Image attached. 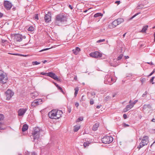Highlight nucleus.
<instances>
[{
    "instance_id": "1",
    "label": "nucleus",
    "mask_w": 155,
    "mask_h": 155,
    "mask_svg": "<svg viewBox=\"0 0 155 155\" xmlns=\"http://www.w3.org/2000/svg\"><path fill=\"white\" fill-rule=\"evenodd\" d=\"M67 21V18L63 14H61L56 15L55 18V23L57 25L59 26L60 23Z\"/></svg>"
},
{
    "instance_id": "2",
    "label": "nucleus",
    "mask_w": 155,
    "mask_h": 155,
    "mask_svg": "<svg viewBox=\"0 0 155 155\" xmlns=\"http://www.w3.org/2000/svg\"><path fill=\"white\" fill-rule=\"evenodd\" d=\"M42 131V130L38 127H35L34 128L32 134L34 140H38L39 138L40 133Z\"/></svg>"
},
{
    "instance_id": "3",
    "label": "nucleus",
    "mask_w": 155,
    "mask_h": 155,
    "mask_svg": "<svg viewBox=\"0 0 155 155\" xmlns=\"http://www.w3.org/2000/svg\"><path fill=\"white\" fill-rule=\"evenodd\" d=\"M148 137L147 136H144L140 143V145L137 147V148L140 149L145 145H147L149 143Z\"/></svg>"
},
{
    "instance_id": "4",
    "label": "nucleus",
    "mask_w": 155,
    "mask_h": 155,
    "mask_svg": "<svg viewBox=\"0 0 155 155\" xmlns=\"http://www.w3.org/2000/svg\"><path fill=\"white\" fill-rule=\"evenodd\" d=\"M116 81V80L113 79L110 75H106L105 77L104 82L105 84L111 85Z\"/></svg>"
},
{
    "instance_id": "5",
    "label": "nucleus",
    "mask_w": 155,
    "mask_h": 155,
    "mask_svg": "<svg viewBox=\"0 0 155 155\" xmlns=\"http://www.w3.org/2000/svg\"><path fill=\"white\" fill-rule=\"evenodd\" d=\"M113 139V137L111 136H105L101 140L104 143L109 144L112 142Z\"/></svg>"
},
{
    "instance_id": "6",
    "label": "nucleus",
    "mask_w": 155,
    "mask_h": 155,
    "mask_svg": "<svg viewBox=\"0 0 155 155\" xmlns=\"http://www.w3.org/2000/svg\"><path fill=\"white\" fill-rule=\"evenodd\" d=\"M8 80V78L5 74L1 72L0 71V82L2 84L6 83Z\"/></svg>"
},
{
    "instance_id": "7",
    "label": "nucleus",
    "mask_w": 155,
    "mask_h": 155,
    "mask_svg": "<svg viewBox=\"0 0 155 155\" xmlns=\"http://www.w3.org/2000/svg\"><path fill=\"white\" fill-rule=\"evenodd\" d=\"M89 55L91 57L95 58H101L102 55L101 53L97 51L91 52Z\"/></svg>"
},
{
    "instance_id": "8",
    "label": "nucleus",
    "mask_w": 155,
    "mask_h": 155,
    "mask_svg": "<svg viewBox=\"0 0 155 155\" xmlns=\"http://www.w3.org/2000/svg\"><path fill=\"white\" fill-rule=\"evenodd\" d=\"M5 94L6 97V99L7 100H9L12 97L14 93L11 90H8L5 92Z\"/></svg>"
},
{
    "instance_id": "9",
    "label": "nucleus",
    "mask_w": 155,
    "mask_h": 155,
    "mask_svg": "<svg viewBox=\"0 0 155 155\" xmlns=\"http://www.w3.org/2000/svg\"><path fill=\"white\" fill-rule=\"evenodd\" d=\"M4 6L7 10H9L12 7V5L9 1H5L4 2Z\"/></svg>"
},
{
    "instance_id": "10",
    "label": "nucleus",
    "mask_w": 155,
    "mask_h": 155,
    "mask_svg": "<svg viewBox=\"0 0 155 155\" xmlns=\"http://www.w3.org/2000/svg\"><path fill=\"white\" fill-rule=\"evenodd\" d=\"M42 100L41 99H37L31 103L32 107H35L40 104H41Z\"/></svg>"
},
{
    "instance_id": "11",
    "label": "nucleus",
    "mask_w": 155,
    "mask_h": 155,
    "mask_svg": "<svg viewBox=\"0 0 155 155\" xmlns=\"http://www.w3.org/2000/svg\"><path fill=\"white\" fill-rule=\"evenodd\" d=\"M56 110H52L48 113L49 117L52 119H56Z\"/></svg>"
},
{
    "instance_id": "12",
    "label": "nucleus",
    "mask_w": 155,
    "mask_h": 155,
    "mask_svg": "<svg viewBox=\"0 0 155 155\" xmlns=\"http://www.w3.org/2000/svg\"><path fill=\"white\" fill-rule=\"evenodd\" d=\"M28 109V107L25 108H21L18 111V115L19 116H23Z\"/></svg>"
},
{
    "instance_id": "13",
    "label": "nucleus",
    "mask_w": 155,
    "mask_h": 155,
    "mask_svg": "<svg viewBox=\"0 0 155 155\" xmlns=\"http://www.w3.org/2000/svg\"><path fill=\"white\" fill-rule=\"evenodd\" d=\"M47 76L50 77L51 78H53L55 80L57 81L58 80V78L57 76L54 73L50 72L48 73Z\"/></svg>"
},
{
    "instance_id": "14",
    "label": "nucleus",
    "mask_w": 155,
    "mask_h": 155,
    "mask_svg": "<svg viewBox=\"0 0 155 155\" xmlns=\"http://www.w3.org/2000/svg\"><path fill=\"white\" fill-rule=\"evenodd\" d=\"M51 14L50 12H48L47 14L45 15L44 19L45 22H48L51 21Z\"/></svg>"
},
{
    "instance_id": "15",
    "label": "nucleus",
    "mask_w": 155,
    "mask_h": 155,
    "mask_svg": "<svg viewBox=\"0 0 155 155\" xmlns=\"http://www.w3.org/2000/svg\"><path fill=\"white\" fill-rule=\"evenodd\" d=\"M131 102L132 101L131 100L129 101V103L130 104L127 105L126 107L124 109V112H127L133 107V105L132 104H131Z\"/></svg>"
},
{
    "instance_id": "16",
    "label": "nucleus",
    "mask_w": 155,
    "mask_h": 155,
    "mask_svg": "<svg viewBox=\"0 0 155 155\" xmlns=\"http://www.w3.org/2000/svg\"><path fill=\"white\" fill-rule=\"evenodd\" d=\"M15 38L17 41L20 42L22 39V36L20 34H17L15 35Z\"/></svg>"
},
{
    "instance_id": "17",
    "label": "nucleus",
    "mask_w": 155,
    "mask_h": 155,
    "mask_svg": "<svg viewBox=\"0 0 155 155\" xmlns=\"http://www.w3.org/2000/svg\"><path fill=\"white\" fill-rule=\"evenodd\" d=\"M63 112L61 110H56V119H59L61 116Z\"/></svg>"
},
{
    "instance_id": "18",
    "label": "nucleus",
    "mask_w": 155,
    "mask_h": 155,
    "mask_svg": "<svg viewBox=\"0 0 155 155\" xmlns=\"http://www.w3.org/2000/svg\"><path fill=\"white\" fill-rule=\"evenodd\" d=\"M80 49L78 47H76L75 49L73 50V53L75 55L78 54L79 52L80 51Z\"/></svg>"
},
{
    "instance_id": "19",
    "label": "nucleus",
    "mask_w": 155,
    "mask_h": 155,
    "mask_svg": "<svg viewBox=\"0 0 155 155\" xmlns=\"http://www.w3.org/2000/svg\"><path fill=\"white\" fill-rule=\"evenodd\" d=\"M38 95V93L36 92H34L31 94V96L33 99L35 98Z\"/></svg>"
},
{
    "instance_id": "20",
    "label": "nucleus",
    "mask_w": 155,
    "mask_h": 155,
    "mask_svg": "<svg viewBox=\"0 0 155 155\" xmlns=\"http://www.w3.org/2000/svg\"><path fill=\"white\" fill-rule=\"evenodd\" d=\"M99 123H97L95 124L93 126V130L94 131H96L98 127H99Z\"/></svg>"
},
{
    "instance_id": "21",
    "label": "nucleus",
    "mask_w": 155,
    "mask_h": 155,
    "mask_svg": "<svg viewBox=\"0 0 155 155\" xmlns=\"http://www.w3.org/2000/svg\"><path fill=\"white\" fill-rule=\"evenodd\" d=\"M147 108H148L149 109H151V106L150 104H144L143 107V109L146 110Z\"/></svg>"
},
{
    "instance_id": "22",
    "label": "nucleus",
    "mask_w": 155,
    "mask_h": 155,
    "mask_svg": "<svg viewBox=\"0 0 155 155\" xmlns=\"http://www.w3.org/2000/svg\"><path fill=\"white\" fill-rule=\"evenodd\" d=\"M4 116L3 114H0V121L3 120L4 119ZM2 123L1 122H0V130H2V129H4L2 127Z\"/></svg>"
},
{
    "instance_id": "23",
    "label": "nucleus",
    "mask_w": 155,
    "mask_h": 155,
    "mask_svg": "<svg viewBox=\"0 0 155 155\" xmlns=\"http://www.w3.org/2000/svg\"><path fill=\"white\" fill-rule=\"evenodd\" d=\"M28 128V125L26 124H24L23 125L22 129V130L23 132L27 130Z\"/></svg>"
},
{
    "instance_id": "24",
    "label": "nucleus",
    "mask_w": 155,
    "mask_h": 155,
    "mask_svg": "<svg viewBox=\"0 0 155 155\" xmlns=\"http://www.w3.org/2000/svg\"><path fill=\"white\" fill-rule=\"evenodd\" d=\"M148 26V25H146L144 26L142 28L141 31V32L142 33H145L146 32V31L147 30Z\"/></svg>"
},
{
    "instance_id": "25",
    "label": "nucleus",
    "mask_w": 155,
    "mask_h": 155,
    "mask_svg": "<svg viewBox=\"0 0 155 155\" xmlns=\"http://www.w3.org/2000/svg\"><path fill=\"white\" fill-rule=\"evenodd\" d=\"M118 25H119L124 21V19L122 18H119L116 20Z\"/></svg>"
},
{
    "instance_id": "26",
    "label": "nucleus",
    "mask_w": 155,
    "mask_h": 155,
    "mask_svg": "<svg viewBox=\"0 0 155 155\" xmlns=\"http://www.w3.org/2000/svg\"><path fill=\"white\" fill-rule=\"evenodd\" d=\"M80 126H75L74 129V132H77L80 129Z\"/></svg>"
},
{
    "instance_id": "27",
    "label": "nucleus",
    "mask_w": 155,
    "mask_h": 155,
    "mask_svg": "<svg viewBox=\"0 0 155 155\" xmlns=\"http://www.w3.org/2000/svg\"><path fill=\"white\" fill-rule=\"evenodd\" d=\"M103 15L100 13H98L95 14L94 15V17L95 18L97 17H101Z\"/></svg>"
},
{
    "instance_id": "28",
    "label": "nucleus",
    "mask_w": 155,
    "mask_h": 155,
    "mask_svg": "<svg viewBox=\"0 0 155 155\" xmlns=\"http://www.w3.org/2000/svg\"><path fill=\"white\" fill-rule=\"evenodd\" d=\"M112 25L114 27H115L118 25L117 21L116 20H115L112 22Z\"/></svg>"
},
{
    "instance_id": "29",
    "label": "nucleus",
    "mask_w": 155,
    "mask_h": 155,
    "mask_svg": "<svg viewBox=\"0 0 155 155\" xmlns=\"http://www.w3.org/2000/svg\"><path fill=\"white\" fill-rule=\"evenodd\" d=\"M144 8V5L143 4H140L138 5L137 7V9H142Z\"/></svg>"
},
{
    "instance_id": "30",
    "label": "nucleus",
    "mask_w": 155,
    "mask_h": 155,
    "mask_svg": "<svg viewBox=\"0 0 155 155\" xmlns=\"http://www.w3.org/2000/svg\"><path fill=\"white\" fill-rule=\"evenodd\" d=\"M74 90H75V92H74V96L75 97H76L77 96V95L78 94V92L79 90V89L78 88H74Z\"/></svg>"
},
{
    "instance_id": "31",
    "label": "nucleus",
    "mask_w": 155,
    "mask_h": 155,
    "mask_svg": "<svg viewBox=\"0 0 155 155\" xmlns=\"http://www.w3.org/2000/svg\"><path fill=\"white\" fill-rule=\"evenodd\" d=\"M90 143L88 141L85 142L84 143V144H83L84 146L85 147L87 146H88L89 145Z\"/></svg>"
},
{
    "instance_id": "32",
    "label": "nucleus",
    "mask_w": 155,
    "mask_h": 155,
    "mask_svg": "<svg viewBox=\"0 0 155 155\" xmlns=\"http://www.w3.org/2000/svg\"><path fill=\"white\" fill-rule=\"evenodd\" d=\"M34 30V28L32 26H30L28 28V30L30 31H33Z\"/></svg>"
},
{
    "instance_id": "33",
    "label": "nucleus",
    "mask_w": 155,
    "mask_h": 155,
    "mask_svg": "<svg viewBox=\"0 0 155 155\" xmlns=\"http://www.w3.org/2000/svg\"><path fill=\"white\" fill-rule=\"evenodd\" d=\"M146 78H141L140 79V81L142 83V84H143L146 81Z\"/></svg>"
},
{
    "instance_id": "34",
    "label": "nucleus",
    "mask_w": 155,
    "mask_h": 155,
    "mask_svg": "<svg viewBox=\"0 0 155 155\" xmlns=\"http://www.w3.org/2000/svg\"><path fill=\"white\" fill-rule=\"evenodd\" d=\"M111 97L109 96H108L106 97L104 99V100L106 101H108L110 100L111 99Z\"/></svg>"
},
{
    "instance_id": "35",
    "label": "nucleus",
    "mask_w": 155,
    "mask_h": 155,
    "mask_svg": "<svg viewBox=\"0 0 155 155\" xmlns=\"http://www.w3.org/2000/svg\"><path fill=\"white\" fill-rule=\"evenodd\" d=\"M123 57V54H120V55H119V56L117 57V60H121L122 58Z\"/></svg>"
},
{
    "instance_id": "36",
    "label": "nucleus",
    "mask_w": 155,
    "mask_h": 155,
    "mask_svg": "<svg viewBox=\"0 0 155 155\" xmlns=\"http://www.w3.org/2000/svg\"><path fill=\"white\" fill-rule=\"evenodd\" d=\"M40 62H39L37 61H33L32 62V64L33 65L39 64H40Z\"/></svg>"
},
{
    "instance_id": "37",
    "label": "nucleus",
    "mask_w": 155,
    "mask_h": 155,
    "mask_svg": "<svg viewBox=\"0 0 155 155\" xmlns=\"http://www.w3.org/2000/svg\"><path fill=\"white\" fill-rule=\"evenodd\" d=\"M58 88L60 90V91L62 92L63 94H64V93L63 91L62 88L60 87L59 86H58Z\"/></svg>"
},
{
    "instance_id": "38",
    "label": "nucleus",
    "mask_w": 155,
    "mask_h": 155,
    "mask_svg": "<svg viewBox=\"0 0 155 155\" xmlns=\"http://www.w3.org/2000/svg\"><path fill=\"white\" fill-rule=\"evenodd\" d=\"M154 78V77H152L151 78L150 80V82H151L152 84H153L154 83L153 82V80Z\"/></svg>"
},
{
    "instance_id": "39",
    "label": "nucleus",
    "mask_w": 155,
    "mask_h": 155,
    "mask_svg": "<svg viewBox=\"0 0 155 155\" xmlns=\"http://www.w3.org/2000/svg\"><path fill=\"white\" fill-rule=\"evenodd\" d=\"M83 120V118L82 117H80L77 120V121H81Z\"/></svg>"
},
{
    "instance_id": "40",
    "label": "nucleus",
    "mask_w": 155,
    "mask_h": 155,
    "mask_svg": "<svg viewBox=\"0 0 155 155\" xmlns=\"http://www.w3.org/2000/svg\"><path fill=\"white\" fill-rule=\"evenodd\" d=\"M105 39H100L99 40H98L97 41V43H101L103 41H105Z\"/></svg>"
},
{
    "instance_id": "41",
    "label": "nucleus",
    "mask_w": 155,
    "mask_h": 155,
    "mask_svg": "<svg viewBox=\"0 0 155 155\" xmlns=\"http://www.w3.org/2000/svg\"><path fill=\"white\" fill-rule=\"evenodd\" d=\"M123 125L125 127H129V125H128V124H126L125 123H123Z\"/></svg>"
},
{
    "instance_id": "42",
    "label": "nucleus",
    "mask_w": 155,
    "mask_h": 155,
    "mask_svg": "<svg viewBox=\"0 0 155 155\" xmlns=\"http://www.w3.org/2000/svg\"><path fill=\"white\" fill-rule=\"evenodd\" d=\"M140 12H138V13H137L135 15H134V16H133L131 18H130V19H132V18H134V17H135V16H137V15H139V14H140Z\"/></svg>"
},
{
    "instance_id": "43",
    "label": "nucleus",
    "mask_w": 155,
    "mask_h": 155,
    "mask_svg": "<svg viewBox=\"0 0 155 155\" xmlns=\"http://www.w3.org/2000/svg\"><path fill=\"white\" fill-rule=\"evenodd\" d=\"M155 72V69H154L153 71L148 76V77H149L152 75Z\"/></svg>"
},
{
    "instance_id": "44",
    "label": "nucleus",
    "mask_w": 155,
    "mask_h": 155,
    "mask_svg": "<svg viewBox=\"0 0 155 155\" xmlns=\"http://www.w3.org/2000/svg\"><path fill=\"white\" fill-rule=\"evenodd\" d=\"M34 18L35 19H36L37 20L38 19V14H35V16L34 17Z\"/></svg>"
},
{
    "instance_id": "45",
    "label": "nucleus",
    "mask_w": 155,
    "mask_h": 155,
    "mask_svg": "<svg viewBox=\"0 0 155 155\" xmlns=\"http://www.w3.org/2000/svg\"><path fill=\"white\" fill-rule=\"evenodd\" d=\"M51 48H45V49H42V50H40V51H39V52H42V51H43L47 50Z\"/></svg>"
},
{
    "instance_id": "46",
    "label": "nucleus",
    "mask_w": 155,
    "mask_h": 155,
    "mask_svg": "<svg viewBox=\"0 0 155 155\" xmlns=\"http://www.w3.org/2000/svg\"><path fill=\"white\" fill-rule=\"evenodd\" d=\"M31 155H37V154L35 152H32L31 153Z\"/></svg>"
},
{
    "instance_id": "47",
    "label": "nucleus",
    "mask_w": 155,
    "mask_h": 155,
    "mask_svg": "<svg viewBox=\"0 0 155 155\" xmlns=\"http://www.w3.org/2000/svg\"><path fill=\"white\" fill-rule=\"evenodd\" d=\"M137 101H138L137 100H135L134 101V102L133 103H132L131 102V104H132L133 105V106H134V105L137 102Z\"/></svg>"
},
{
    "instance_id": "48",
    "label": "nucleus",
    "mask_w": 155,
    "mask_h": 155,
    "mask_svg": "<svg viewBox=\"0 0 155 155\" xmlns=\"http://www.w3.org/2000/svg\"><path fill=\"white\" fill-rule=\"evenodd\" d=\"M48 73H45L44 72H42L40 74L42 75H46L47 76Z\"/></svg>"
},
{
    "instance_id": "49",
    "label": "nucleus",
    "mask_w": 155,
    "mask_h": 155,
    "mask_svg": "<svg viewBox=\"0 0 155 155\" xmlns=\"http://www.w3.org/2000/svg\"><path fill=\"white\" fill-rule=\"evenodd\" d=\"M147 91H146L142 95V97H144L147 94Z\"/></svg>"
},
{
    "instance_id": "50",
    "label": "nucleus",
    "mask_w": 155,
    "mask_h": 155,
    "mask_svg": "<svg viewBox=\"0 0 155 155\" xmlns=\"http://www.w3.org/2000/svg\"><path fill=\"white\" fill-rule=\"evenodd\" d=\"M68 111L69 113H70L71 111V109L70 107H68Z\"/></svg>"
},
{
    "instance_id": "51",
    "label": "nucleus",
    "mask_w": 155,
    "mask_h": 155,
    "mask_svg": "<svg viewBox=\"0 0 155 155\" xmlns=\"http://www.w3.org/2000/svg\"><path fill=\"white\" fill-rule=\"evenodd\" d=\"M94 103V101L93 100H91L90 101V104L91 105L93 104Z\"/></svg>"
},
{
    "instance_id": "52",
    "label": "nucleus",
    "mask_w": 155,
    "mask_h": 155,
    "mask_svg": "<svg viewBox=\"0 0 155 155\" xmlns=\"http://www.w3.org/2000/svg\"><path fill=\"white\" fill-rule=\"evenodd\" d=\"M75 105L76 107H78L79 105V104L78 102H76L75 103Z\"/></svg>"
},
{
    "instance_id": "53",
    "label": "nucleus",
    "mask_w": 155,
    "mask_h": 155,
    "mask_svg": "<svg viewBox=\"0 0 155 155\" xmlns=\"http://www.w3.org/2000/svg\"><path fill=\"white\" fill-rule=\"evenodd\" d=\"M123 117L125 119H126L127 118V115L126 114H124L123 115Z\"/></svg>"
},
{
    "instance_id": "54",
    "label": "nucleus",
    "mask_w": 155,
    "mask_h": 155,
    "mask_svg": "<svg viewBox=\"0 0 155 155\" xmlns=\"http://www.w3.org/2000/svg\"><path fill=\"white\" fill-rule=\"evenodd\" d=\"M91 95L92 96L95 95V92H94V91L91 92Z\"/></svg>"
},
{
    "instance_id": "55",
    "label": "nucleus",
    "mask_w": 155,
    "mask_h": 155,
    "mask_svg": "<svg viewBox=\"0 0 155 155\" xmlns=\"http://www.w3.org/2000/svg\"><path fill=\"white\" fill-rule=\"evenodd\" d=\"M120 2V1H116L115 2V3L117 4V3L118 5H119Z\"/></svg>"
},
{
    "instance_id": "56",
    "label": "nucleus",
    "mask_w": 155,
    "mask_h": 155,
    "mask_svg": "<svg viewBox=\"0 0 155 155\" xmlns=\"http://www.w3.org/2000/svg\"><path fill=\"white\" fill-rule=\"evenodd\" d=\"M101 105H97V107H96V108L97 109H99L100 108V107H101Z\"/></svg>"
},
{
    "instance_id": "57",
    "label": "nucleus",
    "mask_w": 155,
    "mask_h": 155,
    "mask_svg": "<svg viewBox=\"0 0 155 155\" xmlns=\"http://www.w3.org/2000/svg\"><path fill=\"white\" fill-rule=\"evenodd\" d=\"M69 8L71 9H73V8H72V6H71V5H69Z\"/></svg>"
},
{
    "instance_id": "58",
    "label": "nucleus",
    "mask_w": 155,
    "mask_h": 155,
    "mask_svg": "<svg viewBox=\"0 0 155 155\" xmlns=\"http://www.w3.org/2000/svg\"><path fill=\"white\" fill-rule=\"evenodd\" d=\"M3 16V14L2 13H0V18H2Z\"/></svg>"
},
{
    "instance_id": "59",
    "label": "nucleus",
    "mask_w": 155,
    "mask_h": 155,
    "mask_svg": "<svg viewBox=\"0 0 155 155\" xmlns=\"http://www.w3.org/2000/svg\"><path fill=\"white\" fill-rule=\"evenodd\" d=\"M147 64H150L151 65H153V62H147Z\"/></svg>"
},
{
    "instance_id": "60",
    "label": "nucleus",
    "mask_w": 155,
    "mask_h": 155,
    "mask_svg": "<svg viewBox=\"0 0 155 155\" xmlns=\"http://www.w3.org/2000/svg\"><path fill=\"white\" fill-rule=\"evenodd\" d=\"M84 95H83L82 97V101H84L85 100V99L84 98Z\"/></svg>"
},
{
    "instance_id": "61",
    "label": "nucleus",
    "mask_w": 155,
    "mask_h": 155,
    "mask_svg": "<svg viewBox=\"0 0 155 155\" xmlns=\"http://www.w3.org/2000/svg\"><path fill=\"white\" fill-rule=\"evenodd\" d=\"M151 121L153 122H155V119L154 118H153Z\"/></svg>"
},
{
    "instance_id": "62",
    "label": "nucleus",
    "mask_w": 155,
    "mask_h": 155,
    "mask_svg": "<svg viewBox=\"0 0 155 155\" xmlns=\"http://www.w3.org/2000/svg\"><path fill=\"white\" fill-rule=\"evenodd\" d=\"M47 60H44V61H43L42 62L43 63L45 64L46 62H47Z\"/></svg>"
},
{
    "instance_id": "63",
    "label": "nucleus",
    "mask_w": 155,
    "mask_h": 155,
    "mask_svg": "<svg viewBox=\"0 0 155 155\" xmlns=\"http://www.w3.org/2000/svg\"><path fill=\"white\" fill-rule=\"evenodd\" d=\"M125 58L126 59H127L129 58V57L128 56H125Z\"/></svg>"
},
{
    "instance_id": "64",
    "label": "nucleus",
    "mask_w": 155,
    "mask_h": 155,
    "mask_svg": "<svg viewBox=\"0 0 155 155\" xmlns=\"http://www.w3.org/2000/svg\"><path fill=\"white\" fill-rule=\"evenodd\" d=\"M154 41H155V32L154 33Z\"/></svg>"
}]
</instances>
